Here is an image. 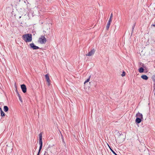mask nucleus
<instances>
[{
  "instance_id": "obj_16",
  "label": "nucleus",
  "mask_w": 155,
  "mask_h": 155,
  "mask_svg": "<svg viewBox=\"0 0 155 155\" xmlns=\"http://www.w3.org/2000/svg\"><path fill=\"white\" fill-rule=\"evenodd\" d=\"M91 76H90L89 77V78H88V79H87L84 82V84H85L86 83H87V82H88L89 81H90V78H91Z\"/></svg>"
},
{
  "instance_id": "obj_9",
  "label": "nucleus",
  "mask_w": 155,
  "mask_h": 155,
  "mask_svg": "<svg viewBox=\"0 0 155 155\" xmlns=\"http://www.w3.org/2000/svg\"><path fill=\"white\" fill-rule=\"evenodd\" d=\"M51 147H52V146H51V145H49L48 147L46 149V151H45L44 155H45L46 154H48V152H47L48 151V150H49L50 148Z\"/></svg>"
},
{
  "instance_id": "obj_11",
  "label": "nucleus",
  "mask_w": 155,
  "mask_h": 155,
  "mask_svg": "<svg viewBox=\"0 0 155 155\" xmlns=\"http://www.w3.org/2000/svg\"><path fill=\"white\" fill-rule=\"evenodd\" d=\"M141 78L145 80H147L148 79V77L145 75H143L141 76Z\"/></svg>"
},
{
  "instance_id": "obj_3",
  "label": "nucleus",
  "mask_w": 155,
  "mask_h": 155,
  "mask_svg": "<svg viewBox=\"0 0 155 155\" xmlns=\"http://www.w3.org/2000/svg\"><path fill=\"white\" fill-rule=\"evenodd\" d=\"M39 144L40 145L39 150H41L42 147V133L41 132L39 134Z\"/></svg>"
},
{
  "instance_id": "obj_22",
  "label": "nucleus",
  "mask_w": 155,
  "mask_h": 155,
  "mask_svg": "<svg viewBox=\"0 0 155 155\" xmlns=\"http://www.w3.org/2000/svg\"><path fill=\"white\" fill-rule=\"evenodd\" d=\"M16 92H17V94H18V97L21 96L18 93V92L17 91V90H16Z\"/></svg>"
},
{
  "instance_id": "obj_18",
  "label": "nucleus",
  "mask_w": 155,
  "mask_h": 155,
  "mask_svg": "<svg viewBox=\"0 0 155 155\" xmlns=\"http://www.w3.org/2000/svg\"><path fill=\"white\" fill-rule=\"evenodd\" d=\"M1 115L3 117L5 116V114L3 112V111H2L1 112Z\"/></svg>"
},
{
  "instance_id": "obj_5",
  "label": "nucleus",
  "mask_w": 155,
  "mask_h": 155,
  "mask_svg": "<svg viewBox=\"0 0 155 155\" xmlns=\"http://www.w3.org/2000/svg\"><path fill=\"white\" fill-rule=\"evenodd\" d=\"M30 48L33 49H37L39 48V47L35 46L34 43H32L30 44Z\"/></svg>"
},
{
  "instance_id": "obj_4",
  "label": "nucleus",
  "mask_w": 155,
  "mask_h": 155,
  "mask_svg": "<svg viewBox=\"0 0 155 155\" xmlns=\"http://www.w3.org/2000/svg\"><path fill=\"white\" fill-rule=\"evenodd\" d=\"M21 88L22 91L24 93H25L26 92L27 88L25 85L24 84L21 85Z\"/></svg>"
},
{
  "instance_id": "obj_14",
  "label": "nucleus",
  "mask_w": 155,
  "mask_h": 155,
  "mask_svg": "<svg viewBox=\"0 0 155 155\" xmlns=\"http://www.w3.org/2000/svg\"><path fill=\"white\" fill-rule=\"evenodd\" d=\"M138 70L140 73H142L143 72L144 69L143 68L141 67L139 68Z\"/></svg>"
},
{
  "instance_id": "obj_17",
  "label": "nucleus",
  "mask_w": 155,
  "mask_h": 155,
  "mask_svg": "<svg viewBox=\"0 0 155 155\" xmlns=\"http://www.w3.org/2000/svg\"><path fill=\"white\" fill-rule=\"evenodd\" d=\"M112 17H113V14L112 13H111L110 15V17L109 21L111 22Z\"/></svg>"
},
{
  "instance_id": "obj_7",
  "label": "nucleus",
  "mask_w": 155,
  "mask_h": 155,
  "mask_svg": "<svg viewBox=\"0 0 155 155\" xmlns=\"http://www.w3.org/2000/svg\"><path fill=\"white\" fill-rule=\"evenodd\" d=\"M95 52V50L94 49H92L91 51L89 52L88 53L86 54L87 56H91L93 55Z\"/></svg>"
},
{
  "instance_id": "obj_20",
  "label": "nucleus",
  "mask_w": 155,
  "mask_h": 155,
  "mask_svg": "<svg viewBox=\"0 0 155 155\" xmlns=\"http://www.w3.org/2000/svg\"><path fill=\"white\" fill-rule=\"evenodd\" d=\"M19 97V100L21 102H22V98H21V96H20V97Z\"/></svg>"
},
{
  "instance_id": "obj_24",
  "label": "nucleus",
  "mask_w": 155,
  "mask_h": 155,
  "mask_svg": "<svg viewBox=\"0 0 155 155\" xmlns=\"http://www.w3.org/2000/svg\"><path fill=\"white\" fill-rule=\"evenodd\" d=\"M2 111V108L0 107V111L1 112Z\"/></svg>"
},
{
  "instance_id": "obj_6",
  "label": "nucleus",
  "mask_w": 155,
  "mask_h": 155,
  "mask_svg": "<svg viewBox=\"0 0 155 155\" xmlns=\"http://www.w3.org/2000/svg\"><path fill=\"white\" fill-rule=\"evenodd\" d=\"M45 77L46 79V81L48 83V85H50V84L51 81L50 79L48 74L45 75Z\"/></svg>"
},
{
  "instance_id": "obj_2",
  "label": "nucleus",
  "mask_w": 155,
  "mask_h": 155,
  "mask_svg": "<svg viewBox=\"0 0 155 155\" xmlns=\"http://www.w3.org/2000/svg\"><path fill=\"white\" fill-rule=\"evenodd\" d=\"M46 41V39L43 35H41L39 38L38 40V42L41 44H45Z\"/></svg>"
},
{
  "instance_id": "obj_8",
  "label": "nucleus",
  "mask_w": 155,
  "mask_h": 155,
  "mask_svg": "<svg viewBox=\"0 0 155 155\" xmlns=\"http://www.w3.org/2000/svg\"><path fill=\"white\" fill-rule=\"evenodd\" d=\"M136 117H139L140 118H141L142 119H143V116L142 114L138 112L137 113L136 116Z\"/></svg>"
},
{
  "instance_id": "obj_19",
  "label": "nucleus",
  "mask_w": 155,
  "mask_h": 155,
  "mask_svg": "<svg viewBox=\"0 0 155 155\" xmlns=\"http://www.w3.org/2000/svg\"><path fill=\"white\" fill-rule=\"evenodd\" d=\"M125 75V73L124 71H123V72L122 74H121V75L122 77L124 76Z\"/></svg>"
},
{
  "instance_id": "obj_1",
  "label": "nucleus",
  "mask_w": 155,
  "mask_h": 155,
  "mask_svg": "<svg viewBox=\"0 0 155 155\" xmlns=\"http://www.w3.org/2000/svg\"><path fill=\"white\" fill-rule=\"evenodd\" d=\"M22 38L26 42H30L32 40V35L30 34H27L22 36Z\"/></svg>"
},
{
  "instance_id": "obj_10",
  "label": "nucleus",
  "mask_w": 155,
  "mask_h": 155,
  "mask_svg": "<svg viewBox=\"0 0 155 155\" xmlns=\"http://www.w3.org/2000/svg\"><path fill=\"white\" fill-rule=\"evenodd\" d=\"M141 118H140L139 117H137L135 120V121L137 123L139 124L141 122Z\"/></svg>"
},
{
  "instance_id": "obj_12",
  "label": "nucleus",
  "mask_w": 155,
  "mask_h": 155,
  "mask_svg": "<svg viewBox=\"0 0 155 155\" xmlns=\"http://www.w3.org/2000/svg\"><path fill=\"white\" fill-rule=\"evenodd\" d=\"M111 22L108 21V22H107L106 26V28L107 30H108L109 29Z\"/></svg>"
},
{
  "instance_id": "obj_25",
  "label": "nucleus",
  "mask_w": 155,
  "mask_h": 155,
  "mask_svg": "<svg viewBox=\"0 0 155 155\" xmlns=\"http://www.w3.org/2000/svg\"><path fill=\"white\" fill-rule=\"evenodd\" d=\"M152 26H155V24H153V25H152Z\"/></svg>"
},
{
  "instance_id": "obj_15",
  "label": "nucleus",
  "mask_w": 155,
  "mask_h": 155,
  "mask_svg": "<svg viewBox=\"0 0 155 155\" xmlns=\"http://www.w3.org/2000/svg\"><path fill=\"white\" fill-rule=\"evenodd\" d=\"M111 151L115 155H117L115 152L109 147V146L108 145Z\"/></svg>"
},
{
  "instance_id": "obj_21",
  "label": "nucleus",
  "mask_w": 155,
  "mask_h": 155,
  "mask_svg": "<svg viewBox=\"0 0 155 155\" xmlns=\"http://www.w3.org/2000/svg\"><path fill=\"white\" fill-rule=\"evenodd\" d=\"M61 138H62V141H63V142H64V144H65V143L64 142V139H63V135L62 134H61Z\"/></svg>"
},
{
  "instance_id": "obj_13",
  "label": "nucleus",
  "mask_w": 155,
  "mask_h": 155,
  "mask_svg": "<svg viewBox=\"0 0 155 155\" xmlns=\"http://www.w3.org/2000/svg\"><path fill=\"white\" fill-rule=\"evenodd\" d=\"M4 110L5 112H7L8 110V107L7 106H4Z\"/></svg>"
},
{
  "instance_id": "obj_23",
  "label": "nucleus",
  "mask_w": 155,
  "mask_h": 155,
  "mask_svg": "<svg viewBox=\"0 0 155 155\" xmlns=\"http://www.w3.org/2000/svg\"><path fill=\"white\" fill-rule=\"evenodd\" d=\"M41 150H39L38 152V153L37 155H39V154H40Z\"/></svg>"
}]
</instances>
